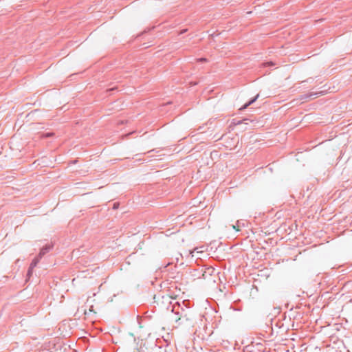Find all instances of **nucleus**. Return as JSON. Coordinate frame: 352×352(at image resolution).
Instances as JSON below:
<instances>
[{"label": "nucleus", "mask_w": 352, "mask_h": 352, "mask_svg": "<svg viewBox=\"0 0 352 352\" xmlns=\"http://www.w3.org/2000/svg\"><path fill=\"white\" fill-rule=\"evenodd\" d=\"M182 318L181 317H178V318H175V321L177 322L178 320H181Z\"/></svg>", "instance_id": "10"}, {"label": "nucleus", "mask_w": 352, "mask_h": 352, "mask_svg": "<svg viewBox=\"0 0 352 352\" xmlns=\"http://www.w3.org/2000/svg\"><path fill=\"white\" fill-rule=\"evenodd\" d=\"M183 319H185L186 321H188L189 319L187 318L186 315L182 317Z\"/></svg>", "instance_id": "9"}, {"label": "nucleus", "mask_w": 352, "mask_h": 352, "mask_svg": "<svg viewBox=\"0 0 352 352\" xmlns=\"http://www.w3.org/2000/svg\"><path fill=\"white\" fill-rule=\"evenodd\" d=\"M91 311H93V310H92V309H91V308H90V309H89V311H87V310H85V315H87L89 312H91Z\"/></svg>", "instance_id": "7"}, {"label": "nucleus", "mask_w": 352, "mask_h": 352, "mask_svg": "<svg viewBox=\"0 0 352 352\" xmlns=\"http://www.w3.org/2000/svg\"><path fill=\"white\" fill-rule=\"evenodd\" d=\"M258 97L259 94H257L253 99H252L250 101H249L248 103H246L242 107H241L240 110L245 109L254 103L258 99Z\"/></svg>", "instance_id": "5"}, {"label": "nucleus", "mask_w": 352, "mask_h": 352, "mask_svg": "<svg viewBox=\"0 0 352 352\" xmlns=\"http://www.w3.org/2000/svg\"><path fill=\"white\" fill-rule=\"evenodd\" d=\"M175 292L170 291V293L168 294L162 296V299H164V300H168L169 299H176L179 296L181 293V289H177V287H175Z\"/></svg>", "instance_id": "2"}, {"label": "nucleus", "mask_w": 352, "mask_h": 352, "mask_svg": "<svg viewBox=\"0 0 352 352\" xmlns=\"http://www.w3.org/2000/svg\"><path fill=\"white\" fill-rule=\"evenodd\" d=\"M36 261H33V262L32 263V264H31L30 267H31V268H33L34 267H35V266H36Z\"/></svg>", "instance_id": "6"}, {"label": "nucleus", "mask_w": 352, "mask_h": 352, "mask_svg": "<svg viewBox=\"0 0 352 352\" xmlns=\"http://www.w3.org/2000/svg\"><path fill=\"white\" fill-rule=\"evenodd\" d=\"M203 279L206 280V283L209 285H212L215 283L217 278V274L216 270L212 267L206 268L202 274Z\"/></svg>", "instance_id": "1"}, {"label": "nucleus", "mask_w": 352, "mask_h": 352, "mask_svg": "<svg viewBox=\"0 0 352 352\" xmlns=\"http://www.w3.org/2000/svg\"><path fill=\"white\" fill-rule=\"evenodd\" d=\"M44 254L43 250H42V251L40 252V254Z\"/></svg>", "instance_id": "11"}, {"label": "nucleus", "mask_w": 352, "mask_h": 352, "mask_svg": "<svg viewBox=\"0 0 352 352\" xmlns=\"http://www.w3.org/2000/svg\"><path fill=\"white\" fill-rule=\"evenodd\" d=\"M258 97L259 94H257L253 99H252L250 101H249L248 103H246L242 107H241L240 110L245 109L254 103L258 99Z\"/></svg>", "instance_id": "3"}, {"label": "nucleus", "mask_w": 352, "mask_h": 352, "mask_svg": "<svg viewBox=\"0 0 352 352\" xmlns=\"http://www.w3.org/2000/svg\"><path fill=\"white\" fill-rule=\"evenodd\" d=\"M232 228H233V229H234V230H236V231H239V228H238V227H236V226H232Z\"/></svg>", "instance_id": "8"}, {"label": "nucleus", "mask_w": 352, "mask_h": 352, "mask_svg": "<svg viewBox=\"0 0 352 352\" xmlns=\"http://www.w3.org/2000/svg\"><path fill=\"white\" fill-rule=\"evenodd\" d=\"M258 97L259 94H257L253 99H252L250 101H249L248 103H246L242 107H241L240 110L245 109L254 103L258 99Z\"/></svg>", "instance_id": "4"}]
</instances>
